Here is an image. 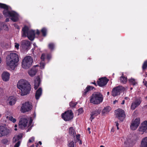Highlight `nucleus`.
Here are the masks:
<instances>
[{
    "label": "nucleus",
    "instance_id": "1",
    "mask_svg": "<svg viewBox=\"0 0 147 147\" xmlns=\"http://www.w3.org/2000/svg\"><path fill=\"white\" fill-rule=\"evenodd\" d=\"M10 8L5 4L0 3V8L4 9L3 13L5 16L11 17V19L13 22H16L19 20L18 14L14 11H9Z\"/></svg>",
    "mask_w": 147,
    "mask_h": 147
},
{
    "label": "nucleus",
    "instance_id": "2",
    "mask_svg": "<svg viewBox=\"0 0 147 147\" xmlns=\"http://www.w3.org/2000/svg\"><path fill=\"white\" fill-rule=\"evenodd\" d=\"M19 61L18 55L15 53H10L9 55L6 57L7 65L13 69H14L17 65Z\"/></svg>",
    "mask_w": 147,
    "mask_h": 147
},
{
    "label": "nucleus",
    "instance_id": "3",
    "mask_svg": "<svg viewBox=\"0 0 147 147\" xmlns=\"http://www.w3.org/2000/svg\"><path fill=\"white\" fill-rule=\"evenodd\" d=\"M18 88L21 91V95L23 96L29 94L31 90L30 84L27 81L20 80L17 85Z\"/></svg>",
    "mask_w": 147,
    "mask_h": 147
},
{
    "label": "nucleus",
    "instance_id": "4",
    "mask_svg": "<svg viewBox=\"0 0 147 147\" xmlns=\"http://www.w3.org/2000/svg\"><path fill=\"white\" fill-rule=\"evenodd\" d=\"M103 99L102 95L99 92H94L90 97V102L94 104H98L102 102Z\"/></svg>",
    "mask_w": 147,
    "mask_h": 147
},
{
    "label": "nucleus",
    "instance_id": "5",
    "mask_svg": "<svg viewBox=\"0 0 147 147\" xmlns=\"http://www.w3.org/2000/svg\"><path fill=\"white\" fill-rule=\"evenodd\" d=\"M22 36L24 37H27L29 40L31 41L33 40L35 37V33L34 31L32 30H29L28 27L25 26L22 28Z\"/></svg>",
    "mask_w": 147,
    "mask_h": 147
},
{
    "label": "nucleus",
    "instance_id": "6",
    "mask_svg": "<svg viewBox=\"0 0 147 147\" xmlns=\"http://www.w3.org/2000/svg\"><path fill=\"white\" fill-rule=\"evenodd\" d=\"M33 62V60L31 56H26L22 60V67L25 69L29 68L32 65Z\"/></svg>",
    "mask_w": 147,
    "mask_h": 147
},
{
    "label": "nucleus",
    "instance_id": "7",
    "mask_svg": "<svg viewBox=\"0 0 147 147\" xmlns=\"http://www.w3.org/2000/svg\"><path fill=\"white\" fill-rule=\"evenodd\" d=\"M32 108V106L31 103L27 101L22 104L20 111L22 113H24L31 111Z\"/></svg>",
    "mask_w": 147,
    "mask_h": 147
},
{
    "label": "nucleus",
    "instance_id": "8",
    "mask_svg": "<svg viewBox=\"0 0 147 147\" xmlns=\"http://www.w3.org/2000/svg\"><path fill=\"white\" fill-rule=\"evenodd\" d=\"M74 117L72 111L68 110L61 114V117L65 121H68L72 119Z\"/></svg>",
    "mask_w": 147,
    "mask_h": 147
},
{
    "label": "nucleus",
    "instance_id": "9",
    "mask_svg": "<svg viewBox=\"0 0 147 147\" xmlns=\"http://www.w3.org/2000/svg\"><path fill=\"white\" fill-rule=\"evenodd\" d=\"M125 90L124 88L121 86H119L114 88L112 91V95L113 96H115L120 94L122 92Z\"/></svg>",
    "mask_w": 147,
    "mask_h": 147
},
{
    "label": "nucleus",
    "instance_id": "10",
    "mask_svg": "<svg viewBox=\"0 0 147 147\" xmlns=\"http://www.w3.org/2000/svg\"><path fill=\"white\" fill-rule=\"evenodd\" d=\"M116 117L121 121H123L125 119V114L124 111L119 109L116 111Z\"/></svg>",
    "mask_w": 147,
    "mask_h": 147
},
{
    "label": "nucleus",
    "instance_id": "11",
    "mask_svg": "<svg viewBox=\"0 0 147 147\" xmlns=\"http://www.w3.org/2000/svg\"><path fill=\"white\" fill-rule=\"evenodd\" d=\"M22 136L19 135H15L13 138L12 142L13 143H16L14 147H19L20 145L21 141V138Z\"/></svg>",
    "mask_w": 147,
    "mask_h": 147
},
{
    "label": "nucleus",
    "instance_id": "12",
    "mask_svg": "<svg viewBox=\"0 0 147 147\" xmlns=\"http://www.w3.org/2000/svg\"><path fill=\"white\" fill-rule=\"evenodd\" d=\"M109 80L106 77H102L101 78L99 79L96 83L100 87H103L107 84Z\"/></svg>",
    "mask_w": 147,
    "mask_h": 147
},
{
    "label": "nucleus",
    "instance_id": "13",
    "mask_svg": "<svg viewBox=\"0 0 147 147\" xmlns=\"http://www.w3.org/2000/svg\"><path fill=\"white\" fill-rule=\"evenodd\" d=\"M10 132L9 129L3 126H0V137L7 136Z\"/></svg>",
    "mask_w": 147,
    "mask_h": 147
},
{
    "label": "nucleus",
    "instance_id": "14",
    "mask_svg": "<svg viewBox=\"0 0 147 147\" xmlns=\"http://www.w3.org/2000/svg\"><path fill=\"white\" fill-rule=\"evenodd\" d=\"M140 123V120L139 118H137L135 120L133 121L130 126V128L132 130H136L139 125Z\"/></svg>",
    "mask_w": 147,
    "mask_h": 147
},
{
    "label": "nucleus",
    "instance_id": "15",
    "mask_svg": "<svg viewBox=\"0 0 147 147\" xmlns=\"http://www.w3.org/2000/svg\"><path fill=\"white\" fill-rule=\"evenodd\" d=\"M141 100L140 98H136L134 101L133 102L131 106V110H134L136 108L138 107L141 104Z\"/></svg>",
    "mask_w": 147,
    "mask_h": 147
},
{
    "label": "nucleus",
    "instance_id": "16",
    "mask_svg": "<svg viewBox=\"0 0 147 147\" xmlns=\"http://www.w3.org/2000/svg\"><path fill=\"white\" fill-rule=\"evenodd\" d=\"M28 123V120L26 118H22L19 121V126L20 128L24 129L26 127Z\"/></svg>",
    "mask_w": 147,
    "mask_h": 147
},
{
    "label": "nucleus",
    "instance_id": "17",
    "mask_svg": "<svg viewBox=\"0 0 147 147\" xmlns=\"http://www.w3.org/2000/svg\"><path fill=\"white\" fill-rule=\"evenodd\" d=\"M139 131L140 132L146 133L147 132V120L143 122L142 123V126H140L139 129Z\"/></svg>",
    "mask_w": 147,
    "mask_h": 147
},
{
    "label": "nucleus",
    "instance_id": "18",
    "mask_svg": "<svg viewBox=\"0 0 147 147\" xmlns=\"http://www.w3.org/2000/svg\"><path fill=\"white\" fill-rule=\"evenodd\" d=\"M95 90V88L93 86L88 85L86 88L84 90V91L82 92V96H84L87 94V93L91 90Z\"/></svg>",
    "mask_w": 147,
    "mask_h": 147
},
{
    "label": "nucleus",
    "instance_id": "19",
    "mask_svg": "<svg viewBox=\"0 0 147 147\" xmlns=\"http://www.w3.org/2000/svg\"><path fill=\"white\" fill-rule=\"evenodd\" d=\"M10 77V74L7 72L4 71L2 74V79L4 81H7L9 80Z\"/></svg>",
    "mask_w": 147,
    "mask_h": 147
},
{
    "label": "nucleus",
    "instance_id": "20",
    "mask_svg": "<svg viewBox=\"0 0 147 147\" xmlns=\"http://www.w3.org/2000/svg\"><path fill=\"white\" fill-rule=\"evenodd\" d=\"M40 79L39 76L36 77L34 80V88L36 90L39 86L40 83Z\"/></svg>",
    "mask_w": 147,
    "mask_h": 147
},
{
    "label": "nucleus",
    "instance_id": "21",
    "mask_svg": "<svg viewBox=\"0 0 147 147\" xmlns=\"http://www.w3.org/2000/svg\"><path fill=\"white\" fill-rule=\"evenodd\" d=\"M8 100L9 101V103L10 105H14L16 101V98L13 96H9Z\"/></svg>",
    "mask_w": 147,
    "mask_h": 147
},
{
    "label": "nucleus",
    "instance_id": "22",
    "mask_svg": "<svg viewBox=\"0 0 147 147\" xmlns=\"http://www.w3.org/2000/svg\"><path fill=\"white\" fill-rule=\"evenodd\" d=\"M42 92V89L41 88H39L36 91L35 96L36 99H38L41 96Z\"/></svg>",
    "mask_w": 147,
    "mask_h": 147
},
{
    "label": "nucleus",
    "instance_id": "23",
    "mask_svg": "<svg viewBox=\"0 0 147 147\" xmlns=\"http://www.w3.org/2000/svg\"><path fill=\"white\" fill-rule=\"evenodd\" d=\"M30 45L29 42L24 40L22 42L21 45L23 49H27L30 46Z\"/></svg>",
    "mask_w": 147,
    "mask_h": 147
},
{
    "label": "nucleus",
    "instance_id": "24",
    "mask_svg": "<svg viewBox=\"0 0 147 147\" xmlns=\"http://www.w3.org/2000/svg\"><path fill=\"white\" fill-rule=\"evenodd\" d=\"M37 71V69L35 67H33L28 71V73L30 76L32 77L36 74Z\"/></svg>",
    "mask_w": 147,
    "mask_h": 147
},
{
    "label": "nucleus",
    "instance_id": "25",
    "mask_svg": "<svg viewBox=\"0 0 147 147\" xmlns=\"http://www.w3.org/2000/svg\"><path fill=\"white\" fill-rule=\"evenodd\" d=\"M111 107L109 106H107L105 107L102 109V113L103 115L108 113L111 110Z\"/></svg>",
    "mask_w": 147,
    "mask_h": 147
},
{
    "label": "nucleus",
    "instance_id": "26",
    "mask_svg": "<svg viewBox=\"0 0 147 147\" xmlns=\"http://www.w3.org/2000/svg\"><path fill=\"white\" fill-rule=\"evenodd\" d=\"M140 147H147V137L142 139Z\"/></svg>",
    "mask_w": 147,
    "mask_h": 147
},
{
    "label": "nucleus",
    "instance_id": "27",
    "mask_svg": "<svg viewBox=\"0 0 147 147\" xmlns=\"http://www.w3.org/2000/svg\"><path fill=\"white\" fill-rule=\"evenodd\" d=\"M128 82L130 85L135 86L137 84V82L136 80L132 78L129 79Z\"/></svg>",
    "mask_w": 147,
    "mask_h": 147
},
{
    "label": "nucleus",
    "instance_id": "28",
    "mask_svg": "<svg viewBox=\"0 0 147 147\" xmlns=\"http://www.w3.org/2000/svg\"><path fill=\"white\" fill-rule=\"evenodd\" d=\"M69 133L70 135L74 137H75L76 133L73 127H71L69 128Z\"/></svg>",
    "mask_w": 147,
    "mask_h": 147
},
{
    "label": "nucleus",
    "instance_id": "29",
    "mask_svg": "<svg viewBox=\"0 0 147 147\" xmlns=\"http://www.w3.org/2000/svg\"><path fill=\"white\" fill-rule=\"evenodd\" d=\"M120 82L123 84H125L126 83L127 81V77L123 76V74H122L120 78Z\"/></svg>",
    "mask_w": 147,
    "mask_h": 147
},
{
    "label": "nucleus",
    "instance_id": "30",
    "mask_svg": "<svg viewBox=\"0 0 147 147\" xmlns=\"http://www.w3.org/2000/svg\"><path fill=\"white\" fill-rule=\"evenodd\" d=\"M41 32L43 36H45L47 34V29L45 28H43L41 30Z\"/></svg>",
    "mask_w": 147,
    "mask_h": 147
},
{
    "label": "nucleus",
    "instance_id": "31",
    "mask_svg": "<svg viewBox=\"0 0 147 147\" xmlns=\"http://www.w3.org/2000/svg\"><path fill=\"white\" fill-rule=\"evenodd\" d=\"M69 147H76L75 145L74 142L73 141H69L68 143Z\"/></svg>",
    "mask_w": 147,
    "mask_h": 147
},
{
    "label": "nucleus",
    "instance_id": "32",
    "mask_svg": "<svg viewBox=\"0 0 147 147\" xmlns=\"http://www.w3.org/2000/svg\"><path fill=\"white\" fill-rule=\"evenodd\" d=\"M49 48L51 51L53 50L54 48L55 45L52 43H50L48 46Z\"/></svg>",
    "mask_w": 147,
    "mask_h": 147
},
{
    "label": "nucleus",
    "instance_id": "33",
    "mask_svg": "<svg viewBox=\"0 0 147 147\" xmlns=\"http://www.w3.org/2000/svg\"><path fill=\"white\" fill-rule=\"evenodd\" d=\"M142 69L143 71L146 69L147 67V61H145L143 64Z\"/></svg>",
    "mask_w": 147,
    "mask_h": 147
},
{
    "label": "nucleus",
    "instance_id": "34",
    "mask_svg": "<svg viewBox=\"0 0 147 147\" xmlns=\"http://www.w3.org/2000/svg\"><path fill=\"white\" fill-rule=\"evenodd\" d=\"M100 113L98 111H93L91 113V114H92V115L94 116H97Z\"/></svg>",
    "mask_w": 147,
    "mask_h": 147
},
{
    "label": "nucleus",
    "instance_id": "35",
    "mask_svg": "<svg viewBox=\"0 0 147 147\" xmlns=\"http://www.w3.org/2000/svg\"><path fill=\"white\" fill-rule=\"evenodd\" d=\"M77 102H74L72 101L70 102L69 105L71 107H74L77 104Z\"/></svg>",
    "mask_w": 147,
    "mask_h": 147
},
{
    "label": "nucleus",
    "instance_id": "36",
    "mask_svg": "<svg viewBox=\"0 0 147 147\" xmlns=\"http://www.w3.org/2000/svg\"><path fill=\"white\" fill-rule=\"evenodd\" d=\"M8 141L7 139L6 138H4L1 141V142L2 144H7V143L8 142Z\"/></svg>",
    "mask_w": 147,
    "mask_h": 147
},
{
    "label": "nucleus",
    "instance_id": "37",
    "mask_svg": "<svg viewBox=\"0 0 147 147\" xmlns=\"http://www.w3.org/2000/svg\"><path fill=\"white\" fill-rule=\"evenodd\" d=\"M9 120L12 121L13 123H15L16 121V119L15 118H13L12 116L9 117Z\"/></svg>",
    "mask_w": 147,
    "mask_h": 147
},
{
    "label": "nucleus",
    "instance_id": "38",
    "mask_svg": "<svg viewBox=\"0 0 147 147\" xmlns=\"http://www.w3.org/2000/svg\"><path fill=\"white\" fill-rule=\"evenodd\" d=\"M78 115L80 114L83 113V110L82 108H80L78 110Z\"/></svg>",
    "mask_w": 147,
    "mask_h": 147
},
{
    "label": "nucleus",
    "instance_id": "39",
    "mask_svg": "<svg viewBox=\"0 0 147 147\" xmlns=\"http://www.w3.org/2000/svg\"><path fill=\"white\" fill-rule=\"evenodd\" d=\"M45 54L44 53H42L41 57V59L42 60V61H44L45 59Z\"/></svg>",
    "mask_w": 147,
    "mask_h": 147
},
{
    "label": "nucleus",
    "instance_id": "40",
    "mask_svg": "<svg viewBox=\"0 0 147 147\" xmlns=\"http://www.w3.org/2000/svg\"><path fill=\"white\" fill-rule=\"evenodd\" d=\"M34 140V137H32L30 138L28 140V142L29 143H31L33 142Z\"/></svg>",
    "mask_w": 147,
    "mask_h": 147
},
{
    "label": "nucleus",
    "instance_id": "41",
    "mask_svg": "<svg viewBox=\"0 0 147 147\" xmlns=\"http://www.w3.org/2000/svg\"><path fill=\"white\" fill-rule=\"evenodd\" d=\"M46 57L47 59L49 60L51 57V55L50 54H47V55Z\"/></svg>",
    "mask_w": 147,
    "mask_h": 147
},
{
    "label": "nucleus",
    "instance_id": "42",
    "mask_svg": "<svg viewBox=\"0 0 147 147\" xmlns=\"http://www.w3.org/2000/svg\"><path fill=\"white\" fill-rule=\"evenodd\" d=\"M45 65V63L43 62V61H42L40 63V67L44 68Z\"/></svg>",
    "mask_w": 147,
    "mask_h": 147
},
{
    "label": "nucleus",
    "instance_id": "43",
    "mask_svg": "<svg viewBox=\"0 0 147 147\" xmlns=\"http://www.w3.org/2000/svg\"><path fill=\"white\" fill-rule=\"evenodd\" d=\"M124 144L125 145L126 147H129V143L128 142L127 140L125 141Z\"/></svg>",
    "mask_w": 147,
    "mask_h": 147
},
{
    "label": "nucleus",
    "instance_id": "44",
    "mask_svg": "<svg viewBox=\"0 0 147 147\" xmlns=\"http://www.w3.org/2000/svg\"><path fill=\"white\" fill-rule=\"evenodd\" d=\"M19 45L18 43H15V47L17 49H18L19 48Z\"/></svg>",
    "mask_w": 147,
    "mask_h": 147
},
{
    "label": "nucleus",
    "instance_id": "45",
    "mask_svg": "<svg viewBox=\"0 0 147 147\" xmlns=\"http://www.w3.org/2000/svg\"><path fill=\"white\" fill-rule=\"evenodd\" d=\"M80 135L79 134L76 135V138L77 140H80Z\"/></svg>",
    "mask_w": 147,
    "mask_h": 147
},
{
    "label": "nucleus",
    "instance_id": "46",
    "mask_svg": "<svg viewBox=\"0 0 147 147\" xmlns=\"http://www.w3.org/2000/svg\"><path fill=\"white\" fill-rule=\"evenodd\" d=\"M32 120L31 119L29 122V123H28V127H29L32 124Z\"/></svg>",
    "mask_w": 147,
    "mask_h": 147
},
{
    "label": "nucleus",
    "instance_id": "47",
    "mask_svg": "<svg viewBox=\"0 0 147 147\" xmlns=\"http://www.w3.org/2000/svg\"><path fill=\"white\" fill-rule=\"evenodd\" d=\"M14 26L16 27V28H17L18 29H20L19 26L17 24H15L14 25Z\"/></svg>",
    "mask_w": 147,
    "mask_h": 147
},
{
    "label": "nucleus",
    "instance_id": "48",
    "mask_svg": "<svg viewBox=\"0 0 147 147\" xmlns=\"http://www.w3.org/2000/svg\"><path fill=\"white\" fill-rule=\"evenodd\" d=\"M90 84H94L95 86H97V84H96V83L95 81H94L93 82H92L90 83Z\"/></svg>",
    "mask_w": 147,
    "mask_h": 147
},
{
    "label": "nucleus",
    "instance_id": "49",
    "mask_svg": "<svg viewBox=\"0 0 147 147\" xmlns=\"http://www.w3.org/2000/svg\"><path fill=\"white\" fill-rule=\"evenodd\" d=\"M91 117L90 118V119H91V121H92V120L94 118V117H93V115H92V114H90Z\"/></svg>",
    "mask_w": 147,
    "mask_h": 147
},
{
    "label": "nucleus",
    "instance_id": "50",
    "mask_svg": "<svg viewBox=\"0 0 147 147\" xmlns=\"http://www.w3.org/2000/svg\"><path fill=\"white\" fill-rule=\"evenodd\" d=\"M40 34V31L38 30H37L36 31V34L37 35H39Z\"/></svg>",
    "mask_w": 147,
    "mask_h": 147
},
{
    "label": "nucleus",
    "instance_id": "51",
    "mask_svg": "<svg viewBox=\"0 0 147 147\" xmlns=\"http://www.w3.org/2000/svg\"><path fill=\"white\" fill-rule=\"evenodd\" d=\"M3 26L4 27V28H8V26H7V25L6 24H4L3 25Z\"/></svg>",
    "mask_w": 147,
    "mask_h": 147
},
{
    "label": "nucleus",
    "instance_id": "52",
    "mask_svg": "<svg viewBox=\"0 0 147 147\" xmlns=\"http://www.w3.org/2000/svg\"><path fill=\"white\" fill-rule=\"evenodd\" d=\"M89 131V133L90 134L91 133V131H90V127H88L87 129Z\"/></svg>",
    "mask_w": 147,
    "mask_h": 147
},
{
    "label": "nucleus",
    "instance_id": "53",
    "mask_svg": "<svg viewBox=\"0 0 147 147\" xmlns=\"http://www.w3.org/2000/svg\"><path fill=\"white\" fill-rule=\"evenodd\" d=\"M78 141H79V143L80 144H82V141L80 139L79 140H78Z\"/></svg>",
    "mask_w": 147,
    "mask_h": 147
},
{
    "label": "nucleus",
    "instance_id": "54",
    "mask_svg": "<svg viewBox=\"0 0 147 147\" xmlns=\"http://www.w3.org/2000/svg\"><path fill=\"white\" fill-rule=\"evenodd\" d=\"M9 18H7L5 19V22H9Z\"/></svg>",
    "mask_w": 147,
    "mask_h": 147
},
{
    "label": "nucleus",
    "instance_id": "55",
    "mask_svg": "<svg viewBox=\"0 0 147 147\" xmlns=\"http://www.w3.org/2000/svg\"><path fill=\"white\" fill-rule=\"evenodd\" d=\"M115 123L116 124V126L117 127V126H118L119 125V124L117 122H115Z\"/></svg>",
    "mask_w": 147,
    "mask_h": 147
},
{
    "label": "nucleus",
    "instance_id": "56",
    "mask_svg": "<svg viewBox=\"0 0 147 147\" xmlns=\"http://www.w3.org/2000/svg\"><path fill=\"white\" fill-rule=\"evenodd\" d=\"M124 103H125V100H123L122 101V102L121 103V104H122V105H123V104H124Z\"/></svg>",
    "mask_w": 147,
    "mask_h": 147
},
{
    "label": "nucleus",
    "instance_id": "57",
    "mask_svg": "<svg viewBox=\"0 0 147 147\" xmlns=\"http://www.w3.org/2000/svg\"><path fill=\"white\" fill-rule=\"evenodd\" d=\"M147 87V82H146L144 84Z\"/></svg>",
    "mask_w": 147,
    "mask_h": 147
},
{
    "label": "nucleus",
    "instance_id": "58",
    "mask_svg": "<svg viewBox=\"0 0 147 147\" xmlns=\"http://www.w3.org/2000/svg\"><path fill=\"white\" fill-rule=\"evenodd\" d=\"M118 102V101L117 100H115L114 101L113 103L115 104L116 102Z\"/></svg>",
    "mask_w": 147,
    "mask_h": 147
},
{
    "label": "nucleus",
    "instance_id": "59",
    "mask_svg": "<svg viewBox=\"0 0 147 147\" xmlns=\"http://www.w3.org/2000/svg\"><path fill=\"white\" fill-rule=\"evenodd\" d=\"M38 143L40 145L42 144V142L41 141H39L38 142Z\"/></svg>",
    "mask_w": 147,
    "mask_h": 147
},
{
    "label": "nucleus",
    "instance_id": "60",
    "mask_svg": "<svg viewBox=\"0 0 147 147\" xmlns=\"http://www.w3.org/2000/svg\"><path fill=\"white\" fill-rule=\"evenodd\" d=\"M125 99L126 100H127L128 99V97H126L125 98Z\"/></svg>",
    "mask_w": 147,
    "mask_h": 147
},
{
    "label": "nucleus",
    "instance_id": "61",
    "mask_svg": "<svg viewBox=\"0 0 147 147\" xmlns=\"http://www.w3.org/2000/svg\"><path fill=\"white\" fill-rule=\"evenodd\" d=\"M30 147H34V145H32Z\"/></svg>",
    "mask_w": 147,
    "mask_h": 147
},
{
    "label": "nucleus",
    "instance_id": "62",
    "mask_svg": "<svg viewBox=\"0 0 147 147\" xmlns=\"http://www.w3.org/2000/svg\"><path fill=\"white\" fill-rule=\"evenodd\" d=\"M17 127V125H15L14 126L15 127Z\"/></svg>",
    "mask_w": 147,
    "mask_h": 147
},
{
    "label": "nucleus",
    "instance_id": "63",
    "mask_svg": "<svg viewBox=\"0 0 147 147\" xmlns=\"http://www.w3.org/2000/svg\"><path fill=\"white\" fill-rule=\"evenodd\" d=\"M117 129L118 130L119 129L118 126H117Z\"/></svg>",
    "mask_w": 147,
    "mask_h": 147
},
{
    "label": "nucleus",
    "instance_id": "64",
    "mask_svg": "<svg viewBox=\"0 0 147 147\" xmlns=\"http://www.w3.org/2000/svg\"><path fill=\"white\" fill-rule=\"evenodd\" d=\"M38 144L36 145V147H38Z\"/></svg>",
    "mask_w": 147,
    "mask_h": 147
}]
</instances>
